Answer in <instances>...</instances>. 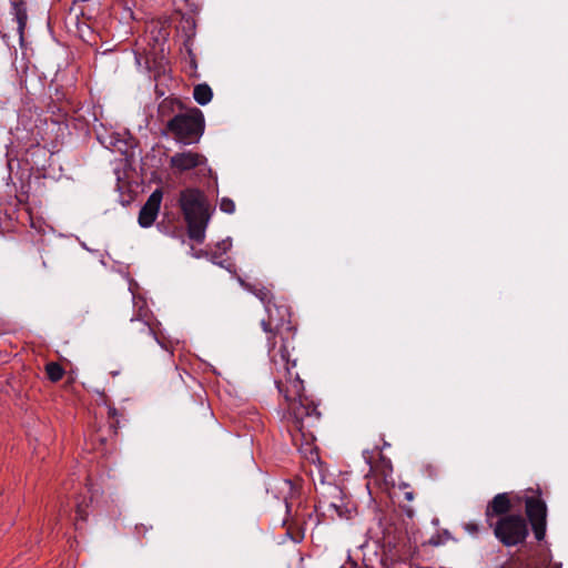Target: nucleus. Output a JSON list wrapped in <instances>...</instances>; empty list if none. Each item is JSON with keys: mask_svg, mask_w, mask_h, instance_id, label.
<instances>
[{"mask_svg": "<svg viewBox=\"0 0 568 568\" xmlns=\"http://www.w3.org/2000/svg\"><path fill=\"white\" fill-rule=\"evenodd\" d=\"M267 318L261 325L266 333L267 354L275 386L285 402L284 418L294 445L312 452L316 440L315 432L321 419L317 404L304 392V383L292 358L295 326L291 321V310L284 303L266 305Z\"/></svg>", "mask_w": 568, "mask_h": 568, "instance_id": "f257e3e1", "label": "nucleus"}, {"mask_svg": "<svg viewBox=\"0 0 568 568\" xmlns=\"http://www.w3.org/2000/svg\"><path fill=\"white\" fill-rule=\"evenodd\" d=\"M526 517L510 513L511 500L507 493L497 494L486 506L485 519L496 539L505 547L524 544L529 535V526L535 538L541 541L547 530V505L539 489H529L523 497Z\"/></svg>", "mask_w": 568, "mask_h": 568, "instance_id": "f03ea898", "label": "nucleus"}, {"mask_svg": "<svg viewBox=\"0 0 568 568\" xmlns=\"http://www.w3.org/2000/svg\"><path fill=\"white\" fill-rule=\"evenodd\" d=\"M179 202L187 224L189 237L202 243L210 221L209 204L204 194L197 189H186L181 192Z\"/></svg>", "mask_w": 568, "mask_h": 568, "instance_id": "7ed1b4c3", "label": "nucleus"}, {"mask_svg": "<svg viewBox=\"0 0 568 568\" xmlns=\"http://www.w3.org/2000/svg\"><path fill=\"white\" fill-rule=\"evenodd\" d=\"M203 133L204 115L197 108L174 115L165 125V134L182 145L197 143Z\"/></svg>", "mask_w": 568, "mask_h": 568, "instance_id": "20e7f679", "label": "nucleus"}, {"mask_svg": "<svg viewBox=\"0 0 568 568\" xmlns=\"http://www.w3.org/2000/svg\"><path fill=\"white\" fill-rule=\"evenodd\" d=\"M170 168L174 174H184L192 170L206 168L207 159L204 154L194 150H184L174 153L169 161Z\"/></svg>", "mask_w": 568, "mask_h": 568, "instance_id": "39448f33", "label": "nucleus"}, {"mask_svg": "<svg viewBox=\"0 0 568 568\" xmlns=\"http://www.w3.org/2000/svg\"><path fill=\"white\" fill-rule=\"evenodd\" d=\"M162 197V191L159 189L151 193L145 204L140 210L138 217L140 226L150 227L154 223L160 211Z\"/></svg>", "mask_w": 568, "mask_h": 568, "instance_id": "423d86ee", "label": "nucleus"}, {"mask_svg": "<svg viewBox=\"0 0 568 568\" xmlns=\"http://www.w3.org/2000/svg\"><path fill=\"white\" fill-rule=\"evenodd\" d=\"M363 457L369 465V473L381 475L385 480L392 475V462L382 456L379 452L364 450Z\"/></svg>", "mask_w": 568, "mask_h": 568, "instance_id": "0eeeda50", "label": "nucleus"}, {"mask_svg": "<svg viewBox=\"0 0 568 568\" xmlns=\"http://www.w3.org/2000/svg\"><path fill=\"white\" fill-rule=\"evenodd\" d=\"M129 334L132 337L141 336L142 339L148 342H158V338L149 323L139 318L131 320Z\"/></svg>", "mask_w": 568, "mask_h": 568, "instance_id": "6e6552de", "label": "nucleus"}, {"mask_svg": "<svg viewBox=\"0 0 568 568\" xmlns=\"http://www.w3.org/2000/svg\"><path fill=\"white\" fill-rule=\"evenodd\" d=\"M239 283L244 290H246L250 293H252L253 295H255L264 304L265 307H266V305L273 303L272 302L273 296H272L270 288H267L265 286H257L255 284L247 283L242 278H239Z\"/></svg>", "mask_w": 568, "mask_h": 568, "instance_id": "1a4fd4ad", "label": "nucleus"}, {"mask_svg": "<svg viewBox=\"0 0 568 568\" xmlns=\"http://www.w3.org/2000/svg\"><path fill=\"white\" fill-rule=\"evenodd\" d=\"M193 98L199 104L205 105L211 102L213 98L212 89L206 83L197 84L194 87Z\"/></svg>", "mask_w": 568, "mask_h": 568, "instance_id": "9d476101", "label": "nucleus"}, {"mask_svg": "<svg viewBox=\"0 0 568 568\" xmlns=\"http://www.w3.org/2000/svg\"><path fill=\"white\" fill-rule=\"evenodd\" d=\"M45 373L51 382L57 383L63 377L64 369L59 363L50 362L45 365Z\"/></svg>", "mask_w": 568, "mask_h": 568, "instance_id": "9b49d317", "label": "nucleus"}, {"mask_svg": "<svg viewBox=\"0 0 568 568\" xmlns=\"http://www.w3.org/2000/svg\"><path fill=\"white\" fill-rule=\"evenodd\" d=\"M16 19L18 22L20 33L23 32V29L27 23V12L26 9L14 3Z\"/></svg>", "mask_w": 568, "mask_h": 568, "instance_id": "f8f14e48", "label": "nucleus"}, {"mask_svg": "<svg viewBox=\"0 0 568 568\" xmlns=\"http://www.w3.org/2000/svg\"><path fill=\"white\" fill-rule=\"evenodd\" d=\"M220 209L227 214H232L235 211V204L231 199L223 197L220 202Z\"/></svg>", "mask_w": 568, "mask_h": 568, "instance_id": "ddd939ff", "label": "nucleus"}, {"mask_svg": "<svg viewBox=\"0 0 568 568\" xmlns=\"http://www.w3.org/2000/svg\"><path fill=\"white\" fill-rule=\"evenodd\" d=\"M464 528L469 534H477L479 531V527L476 523H466L464 525Z\"/></svg>", "mask_w": 568, "mask_h": 568, "instance_id": "4468645a", "label": "nucleus"}, {"mask_svg": "<svg viewBox=\"0 0 568 568\" xmlns=\"http://www.w3.org/2000/svg\"><path fill=\"white\" fill-rule=\"evenodd\" d=\"M108 414H109V416H110L111 418H113V419H114V422L112 423L111 427L115 429V426H116V424L119 423V420L116 419V417H118V410H116L114 407L110 406V407H109V412H108Z\"/></svg>", "mask_w": 568, "mask_h": 568, "instance_id": "2eb2a0df", "label": "nucleus"}, {"mask_svg": "<svg viewBox=\"0 0 568 568\" xmlns=\"http://www.w3.org/2000/svg\"><path fill=\"white\" fill-rule=\"evenodd\" d=\"M404 498L407 500V501H412L414 499V493L413 491H405L404 493Z\"/></svg>", "mask_w": 568, "mask_h": 568, "instance_id": "dca6fc26", "label": "nucleus"}, {"mask_svg": "<svg viewBox=\"0 0 568 568\" xmlns=\"http://www.w3.org/2000/svg\"><path fill=\"white\" fill-rule=\"evenodd\" d=\"M77 514H78L79 517L83 518L82 510L80 508H78Z\"/></svg>", "mask_w": 568, "mask_h": 568, "instance_id": "f3484780", "label": "nucleus"}, {"mask_svg": "<svg viewBox=\"0 0 568 568\" xmlns=\"http://www.w3.org/2000/svg\"><path fill=\"white\" fill-rule=\"evenodd\" d=\"M285 485L290 487V489L292 488V484L291 481H285Z\"/></svg>", "mask_w": 568, "mask_h": 568, "instance_id": "a211bd4d", "label": "nucleus"}]
</instances>
